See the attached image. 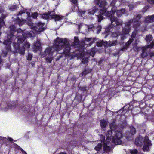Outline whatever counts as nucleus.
Masks as SVG:
<instances>
[{
  "label": "nucleus",
  "mask_w": 154,
  "mask_h": 154,
  "mask_svg": "<svg viewBox=\"0 0 154 154\" xmlns=\"http://www.w3.org/2000/svg\"><path fill=\"white\" fill-rule=\"evenodd\" d=\"M142 4H144L143 2H142Z\"/></svg>",
  "instance_id": "nucleus-59"
},
{
  "label": "nucleus",
  "mask_w": 154,
  "mask_h": 154,
  "mask_svg": "<svg viewBox=\"0 0 154 154\" xmlns=\"http://www.w3.org/2000/svg\"><path fill=\"white\" fill-rule=\"evenodd\" d=\"M116 2V0H113L111 2L110 5L113 6L110 12H106V16L110 17V20L112 27L118 26L122 24V21L121 19H118L117 18L113 16V15L116 11V8L114 6Z\"/></svg>",
  "instance_id": "nucleus-4"
},
{
  "label": "nucleus",
  "mask_w": 154,
  "mask_h": 154,
  "mask_svg": "<svg viewBox=\"0 0 154 154\" xmlns=\"http://www.w3.org/2000/svg\"><path fill=\"white\" fill-rule=\"evenodd\" d=\"M125 10V9H122L121 10L117 11L116 12L117 16L118 17H120L121 15L124 14Z\"/></svg>",
  "instance_id": "nucleus-19"
},
{
  "label": "nucleus",
  "mask_w": 154,
  "mask_h": 154,
  "mask_svg": "<svg viewBox=\"0 0 154 154\" xmlns=\"http://www.w3.org/2000/svg\"><path fill=\"white\" fill-rule=\"evenodd\" d=\"M78 58H80L82 57L83 56H84L83 54L82 53H80L78 54Z\"/></svg>",
  "instance_id": "nucleus-36"
},
{
  "label": "nucleus",
  "mask_w": 154,
  "mask_h": 154,
  "mask_svg": "<svg viewBox=\"0 0 154 154\" xmlns=\"http://www.w3.org/2000/svg\"><path fill=\"white\" fill-rule=\"evenodd\" d=\"M4 138V137H3L0 136V140L3 139Z\"/></svg>",
  "instance_id": "nucleus-51"
},
{
  "label": "nucleus",
  "mask_w": 154,
  "mask_h": 154,
  "mask_svg": "<svg viewBox=\"0 0 154 154\" xmlns=\"http://www.w3.org/2000/svg\"><path fill=\"white\" fill-rule=\"evenodd\" d=\"M111 131H109L107 132L108 136H106V138L109 136V139L112 142L115 144H120L122 143L121 139L122 137L121 130L119 131L118 128L116 126L115 122H112L110 124Z\"/></svg>",
  "instance_id": "nucleus-2"
},
{
  "label": "nucleus",
  "mask_w": 154,
  "mask_h": 154,
  "mask_svg": "<svg viewBox=\"0 0 154 154\" xmlns=\"http://www.w3.org/2000/svg\"><path fill=\"white\" fill-rule=\"evenodd\" d=\"M79 40L77 37L75 36L74 37V44L76 45L79 44Z\"/></svg>",
  "instance_id": "nucleus-30"
},
{
  "label": "nucleus",
  "mask_w": 154,
  "mask_h": 154,
  "mask_svg": "<svg viewBox=\"0 0 154 154\" xmlns=\"http://www.w3.org/2000/svg\"><path fill=\"white\" fill-rule=\"evenodd\" d=\"M100 0H94L95 3L97 5H98L99 4V2Z\"/></svg>",
  "instance_id": "nucleus-40"
},
{
  "label": "nucleus",
  "mask_w": 154,
  "mask_h": 154,
  "mask_svg": "<svg viewBox=\"0 0 154 154\" xmlns=\"http://www.w3.org/2000/svg\"><path fill=\"white\" fill-rule=\"evenodd\" d=\"M103 42L102 40H99L98 42H97V45L98 47H101L103 44L105 45V44H103Z\"/></svg>",
  "instance_id": "nucleus-26"
},
{
  "label": "nucleus",
  "mask_w": 154,
  "mask_h": 154,
  "mask_svg": "<svg viewBox=\"0 0 154 154\" xmlns=\"http://www.w3.org/2000/svg\"><path fill=\"white\" fill-rule=\"evenodd\" d=\"M100 125L102 129L105 131L106 129V121L104 120H101Z\"/></svg>",
  "instance_id": "nucleus-18"
},
{
  "label": "nucleus",
  "mask_w": 154,
  "mask_h": 154,
  "mask_svg": "<svg viewBox=\"0 0 154 154\" xmlns=\"http://www.w3.org/2000/svg\"><path fill=\"white\" fill-rule=\"evenodd\" d=\"M102 137H103V143H104V144L105 145V142H104V140H105V137H103V136H102ZM102 142L103 141H101ZM106 148H105V145L104 146V152H105V150H106Z\"/></svg>",
  "instance_id": "nucleus-37"
},
{
  "label": "nucleus",
  "mask_w": 154,
  "mask_h": 154,
  "mask_svg": "<svg viewBox=\"0 0 154 154\" xmlns=\"http://www.w3.org/2000/svg\"><path fill=\"white\" fill-rule=\"evenodd\" d=\"M24 20H23L22 21L21 20L19 19L18 18V22L19 23V24L20 26L21 25L24 23Z\"/></svg>",
  "instance_id": "nucleus-33"
},
{
  "label": "nucleus",
  "mask_w": 154,
  "mask_h": 154,
  "mask_svg": "<svg viewBox=\"0 0 154 154\" xmlns=\"http://www.w3.org/2000/svg\"><path fill=\"white\" fill-rule=\"evenodd\" d=\"M131 133L132 135L134 134L136 132L135 128L133 126L131 127Z\"/></svg>",
  "instance_id": "nucleus-25"
},
{
  "label": "nucleus",
  "mask_w": 154,
  "mask_h": 154,
  "mask_svg": "<svg viewBox=\"0 0 154 154\" xmlns=\"http://www.w3.org/2000/svg\"><path fill=\"white\" fill-rule=\"evenodd\" d=\"M28 15V13H26V15L27 16Z\"/></svg>",
  "instance_id": "nucleus-54"
},
{
  "label": "nucleus",
  "mask_w": 154,
  "mask_h": 154,
  "mask_svg": "<svg viewBox=\"0 0 154 154\" xmlns=\"http://www.w3.org/2000/svg\"><path fill=\"white\" fill-rule=\"evenodd\" d=\"M130 152L131 154H137L138 153V151L135 149L130 150Z\"/></svg>",
  "instance_id": "nucleus-28"
},
{
  "label": "nucleus",
  "mask_w": 154,
  "mask_h": 154,
  "mask_svg": "<svg viewBox=\"0 0 154 154\" xmlns=\"http://www.w3.org/2000/svg\"><path fill=\"white\" fill-rule=\"evenodd\" d=\"M105 5V1H101L100 5V7L101 8L100 14L97 16L98 21L99 22H100L101 20L103 19L104 16H106Z\"/></svg>",
  "instance_id": "nucleus-9"
},
{
  "label": "nucleus",
  "mask_w": 154,
  "mask_h": 154,
  "mask_svg": "<svg viewBox=\"0 0 154 154\" xmlns=\"http://www.w3.org/2000/svg\"><path fill=\"white\" fill-rule=\"evenodd\" d=\"M15 38V36L12 35H8V39L4 41V44L6 45V46L2 51V55L3 57H6L8 53L11 51V48L10 45L12 42V40Z\"/></svg>",
  "instance_id": "nucleus-6"
},
{
  "label": "nucleus",
  "mask_w": 154,
  "mask_h": 154,
  "mask_svg": "<svg viewBox=\"0 0 154 154\" xmlns=\"http://www.w3.org/2000/svg\"><path fill=\"white\" fill-rule=\"evenodd\" d=\"M32 58V54L30 53H28V56L27 57V59L29 60H31Z\"/></svg>",
  "instance_id": "nucleus-31"
},
{
  "label": "nucleus",
  "mask_w": 154,
  "mask_h": 154,
  "mask_svg": "<svg viewBox=\"0 0 154 154\" xmlns=\"http://www.w3.org/2000/svg\"><path fill=\"white\" fill-rule=\"evenodd\" d=\"M25 39L22 33L21 34V36H18V38H16L15 40L17 41V42L16 43L15 42H13L14 48L16 50L15 52L19 53L18 52V51H19V50L21 49V48L20 47L19 43L24 41Z\"/></svg>",
  "instance_id": "nucleus-10"
},
{
  "label": "nucleus",
  "mask_w": 154,
  "mask_h": 154,
  "mask_svg": "<svg viewBox=\"0 0 154 154\" xmlns=\"http://www.w3.org/2000/svg\"><path fill=\"white\" fill-rule=\"evenodd\" d=\"M128 7L130 10H132L134 8V5H128Z\"/></svg>",
  "instance_id": "nucleus-42"
},
{
  "label": "nucleus",
  "mask_w": 154,
  "mask_h": 154,
  "mask_svg": "<svg viewBox=\"0 0 154 154\" xmlns=\"http://www.w3.org/2000/svg\"><path fill=\"white\" fill-rule=\"evenodd\" d=\"M88 58L87 57H84L82 59V63L85 64L88 63Z\"/></svg>",
  "instance_id": "nucleus-27"
},
{
  "label": "nucleus",
  "mask_w": 154,
  "mask_h": 154,
  "mask_svg": "<svg viewBox=\"0 0 154 154\" xmlns=\"http://www.w3.org/2000/svg\"><path fill=\"white\" fill-rule=\"evenodd\" d=\"M71 2L74 4H76L77 3V0H70Z\"/></svg>",
  "instance_id": "nucleus-44"
},
{
  "label": "nucleus",
  "mask_w": 154,
  "mask_h": 154,
  "mask_svg": "<svg viewBox=\"0 0 154 154\" xmlns=\"http://www.w3.org/2000/svg\"><path fill=\"white\" fill-rule=\"evenodd\" d=\"M16 8V6L14 5H12L11 6H10L9 7V9L11 11H13Z\"/></svg>",
  "instance_id": "nucleus-34"
},
{
  "label": "nucleus",
  "mask_w": 154,
  "mask_h": 154,
  "mask_svg": "<svg viewBox=\"0 0 154 154\" xmlns=\"http://www.w3.org/2000/svg\"><path fill=\"white\" fill-rule=\"evenodd\" d=\"M154 45L153 43H152L147 46H145L142 48V53L141 54V56L143 58L147 56V53L146 52V51L148 48H152Z\"/></svg>",
  "instance_id": "nucleus-13"
},
{
  "label": "nucleus",
  "mask_w": 154,
  "mask_h": 154,
  "mask_svg": "<svg viewBox=\"0 0 154 154\" xmlns=\"http://www.w3.org/2000/svg\"><path fill=\"white\" fill-rule=\"evenodd\" d=\"M112 45H115L116 44V43H115V42H114V43H112Z\"/></svg>",
  "instance_id": "nucleus-53"
},
{
  "label": "nucleus",
  "mask_w": 154,
  "mask_h": 154,
  "mask_svg": "<svg viewBox=\"0 0 154 154\" xmlns=\"http://www.w3.org/2000/svg\"><path fill=\"white\" fill-rule=\"evenodd\" d=\"M98 8L96 6H95L89 10L88 11H81V14L82 17H85L86 16H87V14L94 15L95 13L98 11Z\"/></svg>",
  "instance_id": "nucleus-11"
},
{
  "label": "nucleus",
  "mask_w": 154,
  "mask_h": 154,
  "mask_svg": "<svg viewBox=\"0 0 154 154\" xmlns=\"http://www.w3.org/2000/svg\"><path fill=\"white\" fill-rule=\"evenodd\" d=\"M62 57V55H61L60 56H59V58H57L56 59V61H57L59 60V59Z\"/></svg>",
  "instance_id": "nucleus-46"
},
{
  "label": "nucleus",
  "mask_w": 154,
  "mask_h": 154,
  "mask_svg": "<svg viewBox=\"0 0 154 154\" xmlns=\"http://www.w3.org/2000/svg\"><path fill=\"white\" fill-rule=\"evenodd\" d=\"M106 44H107V42L106 41Z\"/></svg>",
  "instance_id": "nucleus-60"
},
{
  "label": "nucleus",
  "mask_w": 154,
  "mask_h": 154,
  "mask_svg": "<svg viewBox=\"0 0 154 154\" xmlns=\"http://www.w3.org/2000/svg\"><path fill=\"white\" fill-rule=\"evenodd\" d=\"M81 89L83 91H84L85 90V88L84 87H82L81 88Z\"/></svg>",
  "instance_id": "nucleus-48"
},
{
  "label": "nucleus",
  "mask_w": 154,
  "mask_h": 154,
  "mask_svg": "<svg viewBox=\"0 0 154 154\" xmlns=\"http://www.w3.org/2000/svg\"><path fill=\"white\" fill-rule=\"evenodd\" d=\"M60 154H66L65 153H60Z\"/></svg>",
  "instance_id": "nucleus-55"
},
{
  "label": "nucleus",
  "mask_w": 154,
  "mask_h": 154,
  "mask_svg": "<svg viewBox=\"0 0 154 154\" xmlns=\"http://www.w3.org/2000/svg\"><path fill=\"white\" fill-rule=\"evenodd\" d=\"M30 46V44L27 42H25V44H23V47L21 48V49H20L19 50V51H18V52L21 55H24V52L25 51V49H29V48Z\"/></svg>",
  "instance_id": "nucleus-14"
},
{
  "label": "nucleus",
  "mask_w": 154,
  "mask_h": 154,
  "mask_svg": "<svg viewBox=\"0 0 154 154\" xmlns=\"http://www.w3.org/2000/svg\"><path fill=\"white\" fill-rule=\"evenodd\" d=\"M40 15V16L44 19H54L55 21L60 20H63L64 18V16L55 14L54 12H48V13H45L44 14Z\"/></svg>",
  "instance_id": "nucleus-7"
},
{
  "label": "nucleus",
  "mask_w": 154,
  "mask_h": 154,
  "mask_svg": "<svg viewBox=\"0 0 154 154\" xmlns=\"http://www.w3.org/2000/svg\"><path fill=\"white\" fill-rule=\"evenodd\" d=\"M135 143L137 146H141L143 143V150L145 151H148L149 146L152 145L151 141L147 136H145L143 138L142 136H140L136 139Z\"/></svg>",
  "instance_id": "nucleus-5"
},
{
  "label": "nucleus",
  "mask_w": 154,
  "mask_h": 154,
  "mask_svg": "<svg viewBox=\"0 0 154 154\" xmlns=\"http://www.w3.org/2000/svg\"><path fill=\"white\" fill-rule=\"evenodd\" d=\"M10 28L11 31H13V32H14L15 31V27L14 26H10Z\"/></svg>",
  "instance_id": "nucleus-35"
},
{
  "label": "nucleus",
  "mask_w": 154,
  "mask_h": 154,
  "mask_svg": "<svg viewBox=\"0 0 154 154\" xmlns=\"http://www.w3.org/2000/svg\"><path fill=\"white\" fill-rule=\"evenodd\" d=\"M40 46V43L39 41H37L34 44V48L38 49Z\"/></svg>",
  "instance_id": "nucleus-22"
},
{
  "label": "nucleus",
  "mask_w": 154,
  "mask_h": 154,
  "mask_svg": "<svg viewBox=\"0 0 154 154\" xmlns=\"http://www.w3.org/2000/svg\"><path fill=\"white\" fill-rule=\"evenodd\" d=\"M149 8V7L148 6H146L144 8H143V11L145 12L146 10L147 9Z\"/></svg>",
  "instance_id": "nucleus-43"
},
{
  "label": "nucleus",
  "mask_w": 154,
  "mask_h": 154,
  "mask_svg": "<svg viewBox=\"0 0 154 154\" xmlns=\"http://www.w3.org/2000/svg\"><path fill=\"white\" fill-rule=\"evenodd\" d=\"M53 57H48L45 59L46 61L47 62L51 63L53 60Z\"/></svg>",
  "instance_id": "nucleus-24"
},
{
  "label": "nucleus",
  "mask_w": 154,
  "mask_h": 154,
  "mask_svg": "<svg viewBox=\"0 0 154 154\" xmlns=\"http://www.w3.org/2000/svg\"><path fill=\"white\" fill-rule=\"evenodd\" d=\"M141 17V15H138L136 17V18H134L132 21L131 20L129 22L126 23L125 24V27L123 29L122 33L121 34L119 32H117V33L113 32L112 33V36L117 37L119 35H120L121 39H125V35L128 34L130 31V26L132 25L134 28H137L139 26L140 23L139 20Z\"/></svg>",
  "instance_id": "nucleus-3"
},
{
  "label": "nucleus",
  "mask_w": 154,
  "mask_h": 154,
  "mask_svg": "<svg viewBox=\"0 0 154 154\" xmlns=\"http://www.w3.org/2000/svg\"><path fill=\"white\" fill-rule=\"evenodd\" d=\"M6 17V13L2 8L0 9V25H3L5 24L3 20Z\"/></svg>",
  "instance_id": "nucleus-12"
},
{
  "label": "nucleus",
  "mask_w": 154,
  "mask_h": 154,
  "mask_svg": "<svg viewBox=\"0 0 154 154\" xmlns=\"http://www.w3.org/2000/svg\"><path fill=\"white\" fill-rule=\"evenodd\" d=\"M39 14L37 12H34L32 13L31 16L34 19L37 18V17L38 16Z\"/></svg>",
  "instance_id": "nucleus-29"
},
{
  "label": "nucleus",
  "mask_w": 154,
  "mask_h": 154,
  "mask_svg": "<svg viewBox=\"0 0 154 154\" xmlns=\"http://www.w3.org/2000/svg\"><path fill=\"white\" fill-rule=\"evenodd\" d=\"M91 38H85V42H88L91 41Z\"/></svg>",
  "instance_id": "nucleus-41"
},
{
  "label": "nucleus",
  "mask_w": 154,
  "mask_h": 154,
  "mask_svg": "<svg viewBox=\"0 0 154 154\" xmlns=\"http://www.w3.org/2000/svg\"><path fill=\"white\" fill-rule=\"evenodd\" d=\"M101 27L100 26H99L98 27H97V34H98L99 33H100V31H101Z\"/></svg>",
  "instance_id": "nucleus-32"
},
{
  "label": "nucleus",
  "mask_w": 154,
  "mask_h": 154,
  "mask_svg": "<svg viewBox=\"0 0 154 154\" xmlns=\"http://www.w3.org/2000/svg\"><path fill=\"white\" fill-rule=\"evenodd\" d=\"M125 1V0H122V2H123V1Z\"/></svg>",
  "instance_id": "nucleus-58"
},
{
  "label": "nucleus",
  "mask_w": 154,
  "mask_h": 154,
  "mask_svg": "<svg viewBox=\"0 0 154 154\" xmlns=\"http://www.w3.org/2000/svg\"><path fill=\"white\" fill-rule=\"evenodd\" d=\"M23 13H25V12H24L23 11H21V12H20L19 13H18V14H17V15L18 16H19V15H21Z\"/></svg>",
  "instance_id": "nucleus-47"
},
{
  "label": "nucleus",
  "mask_w": 154,
  "mask_h": 154,
  "mask_svg": "<svg viewBox=\"0 0 154 154\" xmlns=\"http://www.w3.org/2000/svg\"><path fill=\"white\" fill-rule=\"evenodd\" d=\"M27 24L31 27V28L33 30L32 32L35 34H38L45 29V28L43 27L45 25L44 23L40 22L36 23V26H33V24L31 21L28 22Z\"/></svg>",
  "instance_id": "nucleus-8"
},
{
  "label": "nucleus",
  "mask_w": 154,
  "mask_h": 154,
  "mask_svg": "<svg viewBox=\"0 0 154 154\" xmlns=\"http://www.w3.org/2000/svg\"><path fill=\"white\" fill-rule=\"evenodd\" d=\"M152 39V35H148L146 36V40L147 42L149 43V42L151 41Z\"/></svg>",
  "instance_id": "nucleus-21"
},
{
  "label": "nucleus",
  "mask_w": 154,
  "mask_h": 154,
  "mask_svg": "<svg viewBox=\"0 0 154 154\" xmlns=\"http://www.w3.org/2000/svg\"><path fill=\"white\" fill-rule=\"evenodd\" d=\"M91 72V70L90 69H85L82 72V75L83 76H85L86 74L89 73Z\"/></svg>",
  "instance_id": "nucleus-20"
},
{
  "label": "nucleus",
  "mask_w": 154,
  "mask_h": 154,
  "mask_svg": "<svg viewBox=\"0 0 154 154\" xmlns=\"http://www.w3.org/2000/svg\"><path fill=\"white\" fill-rule=\"evenodd\" d=\"M64 48L63 53L66 56H69L70 50V47L68 39L67 38H57L55 44L51 48H47L44 51L45 55L49 54L52 55L53 53L58 51Z\"/></svg>",
  "instance_id": "nucleus-1"
},
{
  "label": "nucleus",
  "mask_w": 154,
  "mask_h": 154,
  "mask_svg": "<svg viewBox=\"0 0 154 154\" xmlns=\"http://www.w3.org/2000/svg\"><path fill=\"white\" fill-rule=\"evenodd\" d=\"M23 154H27L26 152H24Z\"/></svg>",
  "instance_id": "nucleus-57"
},
{
  "label": "nucleus",
  "mask_w": 154,
  "mask_h": 154,
  "mask_svg": "<svg viewBox=\"0 0 154 154\" xmlns=\"http://www.w3.org/2000/svg\"><path fill=\"white\" fill-rule=\"evenodd\" d=\"M137 30L135 29L133 32L131 36V38H130L129 41L127 42L126 43V45L127 46H128L129 44H130L133 41V39L135 37L136 33H137Z\"/></svg>",
  "instance_id": "nucleus-15"
},
{
  "label": "nucleus",
  "mask_w": 154,
  "mask_h": 154,
  "mask_svg": "<svg viewBox=\"0 0 154 154\" xmlns=\"http://www.w3.org/2000/svg\"><path fill=\"white\" fill-rule=\"evenodd\" d=\"M126 138L127 139H128V137L127 136H126Z\"/></svg>",
  "instance_id": "nucleus-56"
},
{
  "label": "nucleus",
  "mask_w": 154,
  "mask_h": 154,
  "mask_svg": "<svg viewBox=\"0 0 154 154\" xmlns=\"http://www.w3.org/2000/svg\"><path fill=\"white\" fill-rule=\"evenodd\" d=\"M145 23H148L154 21V14L151 16H149L145 18Z\"/></svg>",
  "instance_id": "nucleus-16"
},
{
  "label": "nucleus",
  "mask_w": 154,
  "mask_h": 154,
  "mask_svg": "<svg viewBox=\"0 0 154 154\" xmlns=\"http://www.w3.org/2000/svg\"><path fill=\"white\" fill-rule=\"evenodd\" d=\"M94 54L95 52L94 50V49H93L90 53V55L92 57H94Z\"/></svg>",
  "instance_id": "nucleus-39"
},
{
  "label": "nucleus",
  "mask_w": 154,
  "mask_h": 154,
  "mask_svg": "<svg viewBox=\"0 0 154 154\" xmlns=\"http://www.w3.org/2000/svg\"><path fill=\"white\" fill-rule=\"evenodd\" d=\"M153 56H154V53L151 54H150V57H152Z\"/></svg>",
  "instance_id": "nucleus-50"
},
{
  "label": "nucleus",
  "mask_w": 154,
  "mask_h": 154,
  "mask_svg": "<svg viewBox=\"0 0 154 154\" xmlns=\"http://www.w3.org/2000/svg\"><path fill=\"white\" fill-rule=\"evenodd\" d=\"M94 28V26L93 25H91L89 26L88 28L89 29H93Z\"/></svg>",
  "instance_id": "nucleus-45"
},
{
  "label": "nucleus",
  "mask_w": 154,
  "mask_h": 154,
  "mask_svg": "<svg viewBox=\"0 0 154 154\" xmlns=\"http://www.w3.org/2000/svg\"><path fill=\"white\" fill-rule=\"evenodd\" d=\"M8 139L10 141H12L13 140V139L12 138L9 137Z\"/></svg>",
  "instance_id": "nucleus-49"
},
{
  "label": "nucleus",
  "mask_w": 154,
  "mask_h": 154,
  "mask_svg": "<svg viewBox=\"0 0 154 154\" xmlns=\"http://www.w3.org/2000/svg\"><path fill=\"white\" fill-rule=\"evenodd\" d=\"M76 11H77V9L78 8V7L77 6H76Z\"/></svg>",
  "instance_id": "nucleus-52"
},
{
  "label": "nucleus",
  "mask_w": 154,
  "mask_h": 154,
  "mask_svg": "<svg viewBox=\"0 0 154 154\" xmlns=\"http://www.w3.org/2000/svg\"><path fill=\"white\" fill-rule=\"evenodd\" d=\"M150 4H154V0H145Z\"/></svg>",
  "instance_id": "nucleus-38"
},
{
  "label": "nucleus",
  "mask_w": 154,
  "mask_h": 154,
  "mask_svg": "<svg viewBox=\"0 0 154 154\" xmlns=\"http://www.w3.org/2000/svg\"><path fill=\"white\" fill-rule=\"evenodd\" d=\"M102 146L101 143H99L97 146L94 148V149L97 151H99Z\"/></svg>",
  "instance_id": "nucleus-23"
},
{
  "label": "nucleus",
  "mask_w": 154,
  "mask_h": 154,
  "mask_svg": "<svg viewBox=\"0 0 154 154\" xmlns=\"http://www.w3.org/2000/svg\"><path fill=\"white\" fill-rule=\"evenodd\" d=\"M109 138V136L107 138H106V151L111 150L110 146L111 145V143H113L112 142L110 141Z\"/></svg>",
  "instance_id": "nucleus-17"
}]
</instances>
